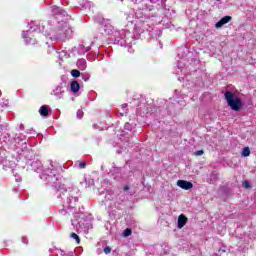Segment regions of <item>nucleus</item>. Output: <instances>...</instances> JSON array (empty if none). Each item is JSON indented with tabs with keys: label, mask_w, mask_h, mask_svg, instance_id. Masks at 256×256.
Wrapping results in <instances>:
<instances>
[{
	"label": "nucleus",
	"mask_w": 256,
	"mask_h": 256,
	"mask_svg": "<svg viewBox=\"0 0 256 256\" xmlns=\"http://www.w3.org/2000/svg\"><path fill=\"white\" fill-rule=\"evenodd\" d=\"M77 67L80 69V71H85V69H87V60L79 59L77 61Z\"/></svg>",
	"instance_id": "10"
},
{
	"label": "nucleus",
	"mask_w": 256,
	"mask_h": 256,
	"mask_svg": "<svg viewBox=\"0 0 256 256\" xmlns=\"http://www.w3.org/2000/svg\"><path fill=\"white\" fill-rule=\"evenodd\" d=\"M77 117H78V119H82L83 118V110H78L77 111Z\"/></svg>",
	"instance_id": "24"
},
{
	"label": "nucleus",
	"mask_w": 256,
	"mask_h": 256,
	"mask_svg": "<svg viewBox=\"0 0 256 256\" xmlns=\"http://www.w3.org/2000/svg\"><path fill=\"white\" fill-rule=\"evenodd\" d=\"M231 19V16H224L215 24L216 29H221V27H223V25H227V23H229Z\"/></svg>",
	"instance_id": "7"
},
{
	"label": "nucleus",
	"mask_w": 256,
	"mask_h": 256,
	"mask_svg": "<svg viewBox=\"0 0 256 256\" xmlns=\"http://www.w3.org/2000/svg\"><path fill=\"white\" fill-rule=\"evenodd\" d=\"M39 113L42 117H47V115H49V109H47V106L43 105L40 107Z\"/></svg>",
	"instance_id": "14"
},
{
	"label": "nucleus",
	"mask_w": 256,
	"mask_h": 256,
	"mask_svg": "<svg viewBox=\"0 0 256 256\" xmlns=\"http://www.w3.org/2000/svg\"><path fill=\"white\" fill-rule=\"evenodd\" d=\"M77 201H79L78 197H71L70 198V207H75V203H77Z\"/></svg>",
	"instance_id": "16"
},
{
	"label": "nucleus",
	"mask_w": 256,
	"mask_h": 256,
	"mask_svg": "<svg viewBox=\"0 0 256 256\" xmlns=\"http://www.w3.org/2000/svg\"><path fill=\"white\" fill-rule=\"evenodd\" d=\"M84 80H85V81H89V77H87V78H84Z\"/></svg>",
	"instance_id": "33"
},
{
	"label": "nucleus",
	"mask_w": 256,
	"mask_h": 256,
	"mask_svg": "<svg viewBox=\"0 0 256 256\" xmlns=\"http://www.w3.org/2000/svg\"><path fill=\"white\" fill-rule=\"evenodd\" d=\"M177 186L180 187V189H184V191H189L190 189H193V183L187 180H178Z\"/></svg>",
	"instance_id": "6"
},
{
	"label": "nucleus",
	"mask_w": 256,
	"mask_h": 256,
	"mask_svg": "<svg viewBox=\"0 0 256 256\" xmlns=\"http://www.w3.org/2000/svg\"><path fill=\"white\" fill-rule=\"evenodd\" d=\"M70 89L72 93H78L79 89H81V86L79 85V82L72 81V83L70 84Z\"/></svg>",
	"instance_id": "12"
},
{
	"label": "nucleus",
	"mask_w": 256,
	"mask_h": 256,
	"mask_svg": "<svg viewBox=\"0 0 256 256\" xmlns=\"http://www.w3.org/2000/svg\"><path fill=\"white\" fill-rule=\"evenodd\" d=\"M16 181L21 182V178L16 179Z\"/></svg>",
	"instance_id": "34"
},
{
	"label": "nucleus",
	"mask_w": 256,
	"mask_h": 256,
	"mask_svg": "<svg viewBox=\"0 0 256 256\" xmlns=\"http://www.w3.org/2000/svg\"><path fill=\"white\" fill-rule=\"evenodd\" d=\"M104 253H105V255H109V253H111V247L106 246V247L104 248Z\"/></svg>",
	"instance_id": "23"
},
{
	"label": "nucleus",
	"mask_w": 256,
	"mask_h": 256,
	"mask_svg": "<svg viewBox=\"0 0 256 256\" xmlns=\"http://www.w3.org/2000/svg\"><path fill=\"white\" fill-rule=\"evenodd\" d=\"M124 191H129V186H125Z\"/></svg>",
	"instance_id": "29"
},
{
	"label": "nucleus",
	"mask_w": 256,
	"mask_h": 256,
	"mask_svg": "<svg viewBox=\"0 0 256 256\" xmlns=\"http://www.w3.org/2000/svg\"><path fill=\"white\" fill-rule=\"evenodd\" d=\"M71 75H72V77L77 78V77L81 76V72H79V70H77V69H74L71 71Z\"/></svg>",
	"instance_id": "18"
},
{
	"label": "nucleus",
	"mask_w": 256,
	"mask_h": 256,
	"mask_svg": "<svg viewBox=\"0 0 256 256\" xmlns=\"http://www.w3.org/2000/svg\"><path fill=\"white\" fill-rule=\"evenodd\" d=\"M90 50H91V46H87L86 51H90Z\"/></svg>",
	"instance_id": "30"
},
{
	"label": "nucleus",
	"mask_w": 256,
	"mask_h": 256,
	"mask_svg": "<svg viewBox=\"0 0 256 256\" xmlns=\"http://www.w3.org/2000/svg\"><path fill=\"white\" fill-rule=\"evenodd\" d=\"M0 165H3V169H13L15 162L7 159L5 151L0 152Z\"/></svg>",
	"instance_id": "4"
},
{
	"label": "nucleus",
	"mask_w": 256,
	"mask_h": 256,
	"mask_svg": "<svg viewBox=\"0 0 256 256\" xmlns=\"http://www.w3.org/2000/svg\"><path fill=\"white\" fill-rule=\"evenodd\" d=\"M242 186L244 187V189H250V187H251V182L245 180V181L242 183Z\"/></svg>",
	"instance_id": "20"
},
{
	"label": "nucleus",
	"mask_w": 256,
	"mask_h": 256,
	"mask_svg": "<svg viewBox=\"0 0 256 256\" xmlns=\"http://www.w3.org/2000/svg\"><path fill=\"white\" fill-rule=\"evenodd\" d=\"M71 238L75 239L76 243H81V239L79 238V235L72 233Z\"/></svg>",
	"instance_id": "22"
},
{
	"label": "nucleus",
	"mask_w": 256,
	"mask_h": 256,
	"mask_svg": "<svg viewBox=\"0 0 256 256\" xmlns=\"http://www.w3.org/2000/svg\"><path fill=\"white\" fill-rule=\"evenodd\" d=\"M203 150H198V151H196L195 152V155L197 156V157H201V155H203Z\"/></svg>",
	"instance_id": "26"
},
{
	"label": "nucleus",
	"mask_w": 256,
	"mask_h": 256,
	"mask_svg": "<svg viewBox=\"0 0 256 256\" xmlns=\"http://www.w3.org/2000/svg\"><path fill=\"white\" fill-rule=\"evenodd\" d=\"M29 34V31H23L22 32V37H24L25 39V42L27 43V45H30V44H34L35 43V40H33L32 38H28L27 35Z\"/></svg>",
	"instance_id": "13"
},
{
	"label": "nucleus",
	"mask_w": 256,
	"mask_h": 256,
	"mask_svg": "<svg viewBox=\"0 0 256 256\" xmlns=\"http://www.w3.org/2000/svg\"><path fill=\"white\" fill-rule=\"evenodd\" d=\"M127 107V104L122 105V109H125Z\"/></svg>",
	"instance_id": "32"
},
{
	"label": "nucleus",
	"mask_w": 256,
	"mask_h": 256,
	"mask_svg": "<svg viewBox=\"0 0 256 256\" xmlns=\"http://www.w3.org/2000/svg\"><path fill=\"white\" fill-rule=\"evenodd\" d=\"M108 29H109V30H108L107 33H111V31H112V30H111V26H108Z\"/></svg>",
	"instance_id": "31"
},
{
	"label": "nucleus",
	"mask_w": 256,
	"mask_h": 256,
	"mask_svg": "<svg viewBox=\"0 0 256 256\" xmlns=\"http://www.w3.org/2000/svg\"><path fill=\"white\" fill-rule=\"evenodd\" d=\"M184 225H187V218L185 217V215L181 214L178 217V229H183Z\"/></svg>",
	"instance_id": "8"
},
{
	"label": "nucleus",
	"mask_w": 256,
	"mask_h": 256,
	"mask_svg": "<svg viewBox=\"0 0 256 256\" xmlns=\"http://www.w3.org/2000/svg\"><path fill=\"white\" fill-rule=\"evenodd\" d=\"M41 179H46V181L52 185V187H57V181L59 178L57 177V170L51 164V168H48L44 171V174L41 176Z\"/></svg>",
	"instance_id": "3"
},
{
	"label": "nucleus",
	"mask_w": 256,
	"mask_h": 256,
	"mask_svg": "<svg viewBox=\"0 0 256 256\" xmlns=\"http://www.w3.org/2000/svg\"><path fill=\"white\" fill-rule=\"evenodd\" d=\"M251 155V149L249 147H245L242 150V157H249Z\"/></svg>",
	"instance_id": "15"
},
{
	"label": "nucleus",
	"mask_w": 256,
	"mask_h": 256,
	"mask_svg": "<svg viewBox=\"0 0 256 256\" xmlns=\"http://www.w3.org/2000/svg\"><path fill=\"white\" fill-rule=\"evenodd\" d=\"M63 93H65V90H63V87L57 86L56 89L53 91V95L55 97H58V99H61L63 97Z\"/></svg>",
	"instance_id": "9"
},
{
	"label": "nucleus",
	"mask_w": 256,
	"mask_h": 256,
	"mask_svg": "<svg viewBox=\"0 0 256 256\" xmlns=\"http://www.w3.org/2000/svg\"><path fill=\"white\" fill-rule=\"evenodd\" d=\"M32 168H33L34 171H36L37 173H39L40 171H43V165L41 164L40 161H34V162H32Z\"/></svg>",
	"instance_id": "11"
},
{
	"label": "nucleus",
	"mask_w": 256,
	"mask_h": 256,
	"mask_svg": "<svg viewBox=\"0 0 256 256\" xmlns=\"http://www.w3.org/2000/svg\"><path fill=\"white\" fill-rule=\"evenodd\" d=\"M104 31H106V32H107V28H106V29H104Z\"/></svg>",
	"instance_id": "36"
},
{
	"label": "nucleus",
	"mask_w": 256,
	"mask_h": 256,
	"mask_svg": "<svg viewBox=\"0 0 256 256\" xmlns=\"http://www.w3.org/2000/svg\"><path fill=\"white\" fill-rule=\"evenodd\" d=\"M216 1H220V0H216Z\"/></svg>",
	"instance_id": "37"
},
{
	"label": "nucleus",
	"mask_w": 256,
	"mask_h": 256,
	"mask_svg": "<svg viewBox=\"0 0 256 256\" xmlns=\"http://www.w3.org/2000/svg\"><path fill=\"white\" fill-rule=\"evenodd\" d=\"M34 31H37V28H34Z\"/></svg>",
	"instance_id": "35"
},
{
	"label": "nucleus",
	"mask_w": 256,
	"mask_h": 256,
	"mask_svg": "<svg viewBox=\"0 0 256 256\" xmlns=\"http://www.w3.org/2000/svg\"><path fill=\"white\" fill-rule=\"evenodd\" d=\"M71 35H73V30L67 24V19L61 20L58 22L56 27V41H65V39H71Z\"/></svg>",
	"instance_id": "1"
},
{
	"label": "nucleus",
	"mask_w": 256,
	"mask_h": 256,
	"mask_svg": "<svg viewBox=\"0 0 256 256\" xmlns=\"http://www.w3.org/2000/svg\"><path fill=\"white\" fill-rule=\"evenodd\" d=\"M85 167H87V164L85 162L79 163V169H85Z\"/></svg>",
	"instance_id": "25"
},
{
	"label": "nucleus",
	"mask_w": 256,
	"mask_h": 256,
	"mask_svg": "<svg viewBox=\"0 0 256 256\" xmlns=\"http://www.w3.org/2000/svg\"><path fill=\"white\" fill-rule=\"evenodd\" d=\"M3 133V125L0 124V135Z\"/></svg>",
	"instance_id": "28"
},
{
	"label": "nucleus",
	"mask_w": 256,
	"mask_h": 256,
	"mask_svg": "<svg viewBox=\"0 0 256 256\" xmlns=\"http://www.w3.org/2000/svg\"><path fill=\"white\" fill-rule=\"evenodd\" d=\"M1 107H9V100L7 99H2L0 102Z\"/></svg>",
	"instance_id": "19"
},
{
	"label": "nucleus",
	"mask_w": 256,
	"mask_h": 256,
	"mask_svg": "<svg viewBox=\"0 0 256 256\" xmlns=\"http://www.w3.org/2000/svg\"><path fill=\"white\" fill-rule=\"evenodd\" d=\"M101 25H103V22L105 21L104 18H100L99 20H97Z\"/></svg>",
	"instance_id": "27"
},
{
	"label": "nucleus",
	"mask_w": 256,
	"mask_h": 256,
	"mask_svg": "<svg viewBox=\"0 0 256 256\" xmlns=\"http://www.w3.org/2000/svg\"><path fill=\"white\" fill-rule=\"evenodd\" d=\"M131 233H132L131 229L127 228L123 232V237H129V236H131Z\"/></svg>",
	"instance_id": "21"
},
{
	"label": "nucleus",
	"mask_w": 256,
	"mask_h": 256,
	"mask_svg": "<svg viewBox=\"0 0 256 256\" xmlns=\"http://www.w3.org/2000/svg\"><path fill=\"white\" fill-rule=\"evenodd\" d=\"M225 100L228 103V107L232 109V111H241L243 107V102L241 98L235 95V93L231 91H226L224 94Z\"/></svg>",
	"instance_id": "2"
},
{
	"label": "nucleus",
	"mask_w": 256,
	"mask_h": 256,
	"mask_svg": "<svg viewBox=\"0 0 256 256\" xmlns=\"http://www.w3.org/2000/svg\"><path fill=\"white\" fill-rule=\"evenodd\" d=\"M14 141H15L16 143H18V144H20L21 141H22V144L27 145V141H26L25 139H22V140H21V137H19V136L15 137V138H14Z\"/></svg>",
	"instance_id": "17"
},
{
	"label": "nucleus",
	"mask_w": 256,
	"mask_h": 256,
	"mask_svg": "<svg viewBox=\"0 0 256 256\" xmlns=\"http://www.w3.org/2000/svg\"><path fill=\"white\" fill-rule=\"evenodd\" d=\"M52 13L53 15H56V19H63L65 17H67V12H65L63 9L57 7V6H53L52 7Z\"/></svg>",
	"instance_id": "5"
}]
</instances>
